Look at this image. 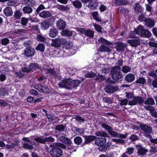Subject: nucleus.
<instances>
[{"instance_id": "49", "label": "nucleus", "mask_w": 157, "mask_h": 157, "mask_svg": "<svg viewBox=\"0 0 157 157\" xmlns=\"http://www.w3.org/2000/svg\"><path fill=\"white\" fill-rule=\"evenodd\" d=\"M46 73L51 75H55L56 74V71H55L54 69L49 68L47 69Z\"/></svg>"}, {"instance_id": "63", "label": "nucleus", "mask_w": 157, "mask_h": 157, "mask_svg": "<svg viewBox=\"0 0 157 157\" xmlns=\"http://www.w3.org/2000/svg\"><path fill=\"white\" fill-rule=\"evenodd\" d=\"M46 116L47 117L49 121H52L54 120L55 119V117L54 116H52L50 114H46Z\"/></svg>"}, {"instance_id": "18", "label": "nucleus", "mask_w": 157, "mask_h": 157, "mask_svg": "<svg viewBox=\"0 0 157 157\" xmlns=\"http://www.w3.org/2000/svg\"><path fill=\"white\" fill-rule=\"evenodd\" d=\"M52 41L51 43V46L56 48L60 47L62 43L61 40H52Z\"/></svg>"}, {"instance_id": "35", "label": "nucleus", "mask_w": 157, "mask_h": 157, "mask_svg": "<svg viewBox=\"0 0 157 157\" xmlns=\"http://www.w3.org/2000/svg\"><path fill=\"white\" fill-rule=\"evenodd\" d=\"M57 8L60 10L63 11H68L70 10V8L67 6L58 5L56 6Z\"/></svg>"}, {"instance_id": "33", "label": "nucleus", "mask_w": 157, "mask_h": 157, "mask_svg": "<svg viewBox=\"0 0 157 157\" xmlns=\"http://www.w3.org/2000/svg\"><path fill=\"white\" fill-rule=\"evenodd\" d=\"M29 143V144L27 143H24L22 147L25 149H29V150H32L33 149V147L32 143V142L31 143Z\"/></svg>"}, {"instance_id": "7", "label": "nucleus", "mask_w": 157, "mask_h": 157, "mask_svg": "<svg viewBox=\"0 0 157 157\" xmlns=\"http://www.w3.org/2000/svg\"><path fill=\"white\" fill-rule=\"evenodd\" d=\"M34 140L36 142L42 144H45L46 142H54L55 141V139L50 136L48 137H44L42 138L40 137H36L34 139Z\"/></svg>"}, {"instance_id": "2", "label": "nucleus", "mask_w": 157, "mask_h": 157, "mask_svg": "<svg viewBox=\"0 0 157 157\" xmlns=\"http://www.w3.org/2000/svg\"><path fill=\"white\" fill-rule=\"evenodd\" d=\"M121 69L120 66L118 65L112 67L111 68V74L112 79L115 81H117L122 77V74L120 71Z\"/></svg>"}, {"instance_id": "9", "label": "nucleus", "mask_w": 157, "mask_h": 157, "mask_svg": "<svg viewBox=\"0 0 157 157\" xmlns=\"http://www.w3.org/2000/svg\"><path fill=\"white\" fill-rule=\"evenodd\" d=\"M136 148L137 150V154L140 156L145 155L148 152V150L145 147H142L141 145L136 146Z\"/></svg>"}, {"instance_id": "5", "label": "nucleus", "mask_w": 157, "mask_h": 157, "mask_svg": "<svg viewBox=\"0 0 157 157\" xmlns=\"http://www.w3.org/2000/svg\"><path fill=\"white\" fill-rule=\"evenodd\" d=\"M62 45L63 49H65L67 50V52L69 50L71 53H75L76 48L73 46L72 42H70L69 40H63Z\"/></svg>"}, {"instance_id": "19", "label": "nucleus", "mask_w": 157, "mask_h": 157, "mask_svg": "<svg viewBox=\"0 0 157 157\" xmlns=\"http://www.w3.org/2000/svg\"><path fill=\"white\" fill-rule=\"evenodd\" d=\"M34 88L38 91L42 93L45 92L46 90V88L40 84L35 85Z\"/></svg>"}, {"instance_id": "6", "label": "nucleus", "mask_w": 157, "mask_h": 157, "mask_svg": "<svg viewBox=\"0 0 157 157\" xmlns=\"http://www.w3.org/2000/svg\"><path fill=\"white\" fill-rule=\"evenodd\" d=\"M59 147H53L50 150V154L52 157H59L62 155V151Z\"/></svg>"}, {"instance_id": "41", "label": "nucleus", "mask_w": 157, "mask_h": 157, "mask_svg": "<svg viewBox=\"0 0 157 157\" xmlns=\"http://www.w3.org/2000/svg\"><path fill=\"white\" fill-rule=\"evenodd\" d=\"M74 142L75 144L77 145H79L82 143V138L80 136H76L74 139Z\"/></svg>"}, {"instance_id": "1", "label": "nucleus", "mask_w": 157, "mask_h": 157, "mask_svg": "<svg viewBox=\"0 0 157 157\" xmlns=\"http://www.w3.org/2000/svg\"><path fill=\"white\" fill-rule=\"evenodd\" d=\"M81 83L78 80H71V79H64L60 82L58 85L60 87L65 88L69 89L71 87H75L78 86Z\"/></svg>"}, {"instance_id": "36", "label": "nucleus", "mask_w": 157, "mask_h": 157, "mask_svg": "<svg viewBox=\"0 0 157 157\" xmlns=\"http://www.w3.org/2000/svg\"><path fill=\"white\" fill-rule=\"evenodd\" d=\"M136 29H135L133 32H131L129 34V36L130 38H139L138 35L137 33L136 32Z\"/></svg>"}, {"instance_id": "22", "label": "nucleus", "mask_w": 157, "mask_h": 157, "mask_svg": "<svg viewBox=\"0 0 157 157\" xmlns=\"http://www.w3.org/2000/svg\"><path fill=\"white\" fill-rule=\"evenodd\" d=\"M126 46L127 45L126 44L119 43L117 44L116 48L118 51H123Z\"/></svg>"}, {"instance_id": "43", "label": "nucleus", "mask_w": 157, "mask_h": 157, "mask_svg": "<svg viewBox=\"0 0 157 157\" xmlns=\"http://www.w3.org/2000/svg\"><path fill=\"white\" fill-rule=\"evenodd\" d=\"M105 77L102 75H98L96 76L95 80L98 82L101 81L105 79Z\"/></svg>"}, {"instance_id": "55", "label": "nucleus", "mask_w": 157, "mask_h": 157, "mask_svg": "<svg viewBox=\"0 0 157 157\" xmlns=\"http://www.w3.org/2000/svg\"><path fill=\"white\" fill-rule=\"evenodd\" d=\"M136 83L144 84L146 82V80L143 78H140L136 81Z\"/></svg>"}, {"instance_id": "59", "label": "nucleus", "mask_w": 157, "mask_h": 157, "mask_svg": "<svg viewBox=\"0 0 157 157\" xmlns=\"http://www.w3.org/2000/svg\"><path fill=\"white\" fill-rule=\"evenodd\" d=\"M120 104L121 105H126L128 104V100L127 98L120 100Z\"/></svg>"}, {"instance_id": "39", "label": "nucleus", "mask_w": 157, "mask_h": 157, "mask_svg": "<svg viewBox=\"0 0 157 157\" xmlns=\"http://www.w3.org/2000/svg\"><path fill=\"white\" fill-rule=\"evenodd\" d=\"M95 135L97 136H101V137H107L108 134L106 132L103 131H100L96 132Z\"/></svg>"}, {"instance_id": "27", "label": "nucleus", "mask_w": 157, "mask_h": 157, "mask_svg": "<svg viewBox=\"0 0 157 157\" xmlns=\"http://www.w3.org/2000/svg\"><path fill=\"white\" fill-rule=\"evenodd\" d=\"M39 16L43 18H47L50 17L51 14L48 11H44L40 13Z\"/></svg>"}, {"instance_id": "15", "label": "nucleus", "mask_w": 157, "mask_h": 157, "mask_svg": "<svg viewBox=\"0 0 157 157\" xmlns=\"http://www.w3.org/2000/svg\"><path fill=\"white\" fill-rule=\"evenodd\" d=\"M155 24V21L153 19L147 18L144 22V24L148 27L151 28L154 26Z\"/></svg>"}, {"instance_id": "34", "label": "nucleus", "mask_w": 157, "mask_h": 157, "mask_svg": "<svg viewBox=\"0 0 157 157\" xmlns=\"http://www.w3.org/2000/svg\"><path fill=\"white\" fill-rule=\"evenodd\" d=\"M50 25L47 21H43L41 24V28L43 30H46L48 29Z\"/></svg>"}, {"instance_id": "12", "label": "nucleus", "mask_w": 157, "mask_h": 157, "mask_svg": "<svg viewBox=\"0 0 157 157\" xmlns=\"http://www.w3.org/2000/svg\"><path fill=\"white\" fill-rule=\"evenodd\" d=\"M118 88L117 86H113L111 85H107L104 88L105 91L108 93H112L117 91Z\"/></svg>"}, {"instance_id": "52", "label": "nucleus", "mask_w": 157, "mask_h": 157, "mask_svg": "<svg viewBox=\"0 0 157 157\" xmlns=\"http://www.w3.org/2000/svg\"><path fill=\"white\" fill-rule=\"evenodd\" d=\"M74 118L78 122H82L85 121L84 118H82L81 117L78 115L74 116Z\"/></svg>"}, {"instance_id": "53", "label": "nucleus", "mask_w": 157, "mask_h": 157, "mask_svg": "<svg viewBox=\"0 0 157 157\" xmlns=\"http://www.w3.org/2000/svg\"><path fill=\"white\" fill-rule=\"evenodd\" d=\"M45 49L44 45L42 44H39L36 47V50H39L41 52H43Z\"/></svg>"}, {"instance_id": "37", "label": "nucleus", "mask_w": 157, "mask_h": 157, "mask_svg": "<svg viewBox=\"0 0 157 157\" xmlns=\"http://www.w3.org/2000/svg\"><path fill=\"white\" fill-rule=\"evenodd\" d=\"M85 35L90 38H93L94 36V32L90 30H86Z\"/></svg>"}, {"instance_id": "3", "label": "nucleus", "mask_w": 157, "mask_h": 157, "mask_svg": "<svg viewBox=\"0 0 157 157\" xmlns=\"http://www.w3.org/2000/svg\"><path fill=\"white\" fill-rule=\"evenodd\" d=\"M136 29V33L139 36L144 38H149L152 34L151 32L148 30L145 29L141 25H139Z\"/></svg>"}, {"instance_id": "32", "label": "nucleus", "mask_w": 157, "mask_h": 157, "mask_svg": "<svg viewBox=\"0 0 157 157\" xmlns=\"http://www.w3.org/2000/svg\"><path fill=\"white\" fill-rule=\"evenodd\" d=\"M61 35L63 36H70L72 34V32L67 30H63L61 33Z\"/></svg>"}, {"instance_id": "10", "label": "nucleus", "mask_w": 157, "mask_h": 157, "mask_svg": "<svg viewBox=\"0 0 157 157\" xmlns=\"http://www.w3.org/2000/svg\"><path fill=\"white\" fill-rule=\"evenodd\" d=\"M140 127L141 129L146 133H151L152 132V128L150 126L144 124H140Z\"/></svg>"}, {"instance_id": "13", "label": "nucleus", "mask_w": 157, "mask_h": 157, "mask_svg": "<svg viewBox=\"0 0 157 157\" xmlns=\"http://www.w3.org/2000/svg\"><path fill=\"white\" fill-rule=\"evenodd\" d=\"M56 25L58 29L62 30L65 28L66 24L65 21L62 19H60L57 22Z\"/></svg>"}, {"instance_id": "20", "label": "nucleus", "mask_w": 157, "mask_h": 157, "mask_svg": "<svg viewBox=\"0 0 157 157\" xmlns=\"http://www.w3.org/2000/svg\"><path fill=\"white\" fill-rule=\"evenodd\" d=\"M30 6H26L22 8V11L24 13L30 14L33 11L32 8Z\"/></svg>"}, {"instance_id": "64", "label": "nucleus", "mask_w": 157, "mask_h": 157, "mask_svg": "<svg viewBox=\"0 0 157 157\" xmlns=\"http://www.w3.org/2000/svg\"><path fill=\"white\" fill-rule=\"evenodd\" d=\"M152 85L153 87L157 88V77L155 78L152 81Z\"/></svg>"}, {"instance_id": "62", "label": "nucleus", "mask_w": 157, "mask_h": 157, "mask_svg": "<svg viewBox=\"0 0 157 157\" xmlns=\"http://www.w3.org/2000/svg\"><path fill=\"white\" fill-rule=\"evenodd\" d=\"M103 102L105 103H111L112 102L111 99L109 97H104L103 98Z\"/></svg>"}, {"instance_id": "51", "label": "nucleus", "mask_w": 157, "mask_h": 157, "mask_svg": "<svg viewBox=\"0 0 157 157\" xmlns=\"http://www.w3.org/2000/svg\"><path fill=\"white\" fill-rule=\"evenodd\" d=\"M21 24L23 26H26L28 22V19L25 17H22L21 19Z\"/></svg>"}, {"instance_id": "38", "label": "nucleus", "mask_w": 157, "mask_h": 157, "mask_svg": "<svg viewBox=\"0 0 157 157\" xmlns=\"http://www.w3.org/2000/svg\"><path fill=\"white\" fill-rule=\"evenodd\" d=\"M100 50L101 52H109L111 51L110 48H109L107 47H106L104 44L101 45L100 47Z\"/></svg>"}, {"instance_id": "25", "label": "nucleus", "mask_w": 157, "mask_h": 157, "mask_svg": "<svg viewBox=\"0 0 157 157\" xmlns=\"http://www.w3.org/2000/svg\"><path fill=\"white\" fill-rule=\"evenodd\" d=\"M128 42L132 47H136L140 44L139 40H128Z\"/></svg>"}, {"instance_id": "16", "label": "nucleus", "mask_w": 157, "mask_h": 157, "mask_svg": "<svg viewBox=\"0 0 157 157\" xmlns=\"http://www.w3.org/2000/svg\"><path fill=\"white\" fill-rule=\"evenodd\" d=\"M59 140L61 142L66 144L70 145L72 144L71 140L64 136H60Z\"/></svg>"}, {"instance_id": "28", "label": "nucleus", "mask_w": 157, "mask_h": 157, "mask_svg": "<svg viewBox=\"0 0 157 157\" xmlns=\"http://www.w3.org/2000/svg\"><path fill=\"white\" fill-rule=\"evenodd\" d=\"M66 127L62 124L57 125L55 128L56 130L61 132L66 130Z\"/></svg>"}, {"instance_id": "24", "label": "nucleus", "mask_w": 157, "mask_h": 157, "mask_svg": "<svg viewBox=\"0 0 157 157\" xmlns=\"http://www.w3.org/2000/svg\"><path fill=\"white\" fill-rule=\"evenodd\" d=\"M114 3L118 6L128 4L129 2L127 0H115Z\"/></svg>"}, {"instance_id": "14", "label": "nucleus", "mask_w": 157, "mask_h": 157, "mask_svg": "<svg viewBox=\"0 0 157 157\" xmlns=\"http://www.w3.org/2000/svg\"><path fill=\"white\" fill-rule=\"evenodd\" d=\"M84 137L85 138V141L83 143V145L89 144L92 142L96 138V136H86Z\"/></svg>"}, {"instance_id": "54", "label": "nucleus", "mask_w": 157, "mask_h": 157, "mask_svg": "<svg viewBox=\"0 0 157 157\" xmlns=\"http://www.w3.org/2000/svg\"><path fill=\"white\" fill-rule=\"evenodd\" d=\"M22 14V13L19 10H16L14 13V17L16 19H19Z\"/></svg>"}, {"instance_id": "40", "label": "nucleus", "mask_w": 157, "mask_h": 157, "mask_svg": "<svg viewBox=\"0 0 157 157\" xmlns=\"http://www.w3.org/2000/svg\"><path fill=\"white\" fill-rule=\"evenodd\" d=\"M135 150V148L133 147H129L127 148L126 149L125 152L126 154L129 155H131L132 154Z\"/></svg>"}, {"instance_id": "47", "label": "nucleus", "mask_w": 157, "mask_h": 157, "mask_svg": "<svg viewBox=\"0 0 157 157\" xmlns=\"http://www.w3.org/2000/svg\"><path fill=\"white\" fill-rule=\"evenodd\" d=\"M25 3L31 6H33L35 4V0H24Z\"/></svg>"}, {"instance_id": "56", "label": "nucleus", "mask_w": 157, "mask_h": 157, "mask_svg": "<svg viewBox=\"0 0 157 157\" xmlns=\"http://www.w3.org/2000/svg\"><path fill=\"white\" fill-rule=\"evenodd\" d=\"M113 130H111L109 131V133L112 136L115 137H118L119 134L117 132L113 131Z\"/></svg>"}, {"instance_id": "23", "label": "nucleus", "mask_w": 157, "mask_h": 157, "mask_svg": "<svg viewBox=\"0 0 157 157\" xmlns=\"http://www.w3.org/2000/svg\"><path fill=\"white\" fill-rule=\"evenodd\" d=\"M4 14L7 16H10L13 14L12 8L9 7H6L3 10Z\"/></svg>"}, {"instance_id": "21", "label": "nucleus", "mask_w": 157, "mask_h": 157, "mask_svg": "<svg viewBox=\"0 0 157 157\" xmlns=\"http://www.w3.org/2000/svg\"><path fill=\"white\" fill-rule=\"evenodd\" d=\"M98 4L97 2L94 1H91L89 2L88 5V7L90 9L94 10L97 8Z\"/></svg>"}, {"instance_id": "58", "label": "nucleus", "mask_w": 157, "mask_h": 157, "mask_svg": "<svg viewBox=\"0 0 157 157\" xmlns=\"http://www.w3.org/2000/svg\"><path fill=\"white\" fill-rule=\"evenodd\" d=\"M112 141L118 144H124L125 143L124 140L121 139H113L112 140Z\"/></svg>"}, {"instance_id": "11", "label": "nucleus", "mask_w": 157, "mask_h": 157, "mask_svg": "<svg viewBox=\"0 0 157 157\" xmlns=\"http://www.w3.org/2000/svg\"><path fill=\"white\" fill-rule=\"evenodd\" d=\"M35 53L34 48L31 47L27 48L24 50V55L28 57L33 56Z\"/></svg>"}, {"instance_id": "31", "label": "nucleus", "mask_w": 157, "mask_h": 157, "mask_svg": "<svg viewBox=\"0 0 157 157\" xmlns=\"http://www.w3.org/2000/svg\"><path fill=\"white\" fill-rule=\"evenodd\" d=\"M73 6L76 8L79 9L82 7V3L78 0L73 1L72 2Z\"/></svg>"}, {"instance_id": "26", "label": "nucleus", "mask_w": 157, "mask_h": 157, "mask_svg": "<svg viewBox=\"0 0 157 157\" xmlns=\"http://www.w3.org/2000/svg\"><path fill=\"white\" fill-rule=\"evenodd\" d=\"M50 147H60L63 149L66 148V146L63 144L61 143H54L53 144H51L49 146Z\"/></svg>"}, {"instance_id": "29", "label": "nucleus", "mask_w": 157, "mask_h": 157, "mask_svg": "<svg viewBox=\"0 0 157 157\" xmlns=\"http://www.w3.org/2000/svg\"><path fill=\"white\" fill-rule=\"evenodd\" d=\"M58 33V31L55 28L51 29H50L49 35L52 38L55 37Z\"/></svg>"}, {"instance_id": "48", "label": "nucleus", "mask_w": 157, "mask_h": 157, "mask_svg": "<svg viewBox=\"0 0 157 157\" xmlns=\"http://www.w3.org/2000/svg\"><path fill=\"white\" fill-rule=\"evenodd\" d=\"M7 94L8 91L6 88L2 87L0 88V96H5Z\"/></svg>"}, {"instance_id": "17", "label": "nucleus", "mask_w": 157, "mask_h": 157, "mask_svg": "<svg viewBox=\"0 0 157 157\" xmlns=\"http://www.w3.org/2000/svg\"><path fill=\"white\" fill-rule=\"evenodd\" d=\"M135 79L134 75L132 73H129L127 75L125 78V80L128 82H131Z\"/></svg>"}, {"instance_id": "46", "label": "nucleus", "mask_w": 157, "mask_h": 157, "mask_svg": "<svg viewBox=\"0 0 157 157\" xmlns=\"http://www.w3.org/2000/svg\"><path fill=\"white\" fill-rule=\"evenodd\" d=\"M101 126L102 128L107 130L108 132L111 130H113V129L111 127L108 125L107 124L105 123H104L101 124Z\"/></svg>"}, {"instance_id": "30", "label": "nucleus", "mask_w": 157, "mask_h": 157, "mask_svg": "<svg viewBox=\"0 0 157 157\" xmlns=\"http://www.w3.org/2000/svg\"><path fill=\"white\" fill-rule=\"evenodd\" d=\"M134 8L136 13H141L143 11L142 7L139 4L137 3H136L134 4Z\"/></svg>"}, {"instance_id": "61", "label": "nucleus", "mask_w": 157, "mask_h": 157, "mask_svg": "<svg viewBox=\"0 0 157 157\" xmlns=\"http://www.w3.org/2000/svg\"><path fill=\"white\" fill-rule=\"evenodd\" d=\"M45 7H44V5L43 4L40 5L38 7V8L36 9L35 11V14H38L40 10L44 9Z\"/></svg>"}, {"instance_id": "44", "label": "nucleus", "mask_w": 157, "mask_h": 157, "mask_svg": "<svg viewBox=\"0 0 157 157\" xmlns=\"http://www.w3.org/2000/svg\"><path fill=\"white\" fill-rule=\"evenodd\" d=\"M144 103L147 105H153L155 104V101L152 98H149L147 99Z\"/></svg>"}, {"instance_id": "57", "label": "nucleus", "mask_w": 157, "mask_h": 157, "mask_svg": "<svg viewBox=\"0 0 157 157\" xmlns=\"http://www.w3.org/2000/svg\"><path fill=\"white\" fill-rule=\"evenodd\" d=\"M15 32L17 34H21L22 33H26V30L25 29H15L14 30Z\"/></svg>"}, {"instance_id": "4", "label": "nucleus", "mask_w": 157, "mask_h": 157, "mask_svg": "<svg viewBox=\"0 0 157 157\" xmlns=\"http://www.w3.org/2000/svg\"><path fill=\"white\" fill-rule=\"evenodd\" d=\"M136 29V33L139 36L144 38H149L152 34L151 32L148 30L145 29L141 25H139Z\"/></svg>"}, {"instance_id": "50", "label": "nucleus", "mask_w": 157, "mask_h": 157, "mask_svg": "<svg viewBox=\"0 0 157 157\" xmlns=\"http://www.w3.org/2000/svg\"><path fill=\"white\" fill-rule=\"evenodd\" d=\"M148 17H145L144 13H142L140 14L139 17V20L140 21H143L144 22Z\"/></svg>"}, {"instance_id": "60", "label": "nucleus", "mask_w": 157, "mask_h": 157, "mask_svg": "<svg viewBox=\"0 0 157 157\" xmlns=\"http://www.w3.org/2000/svg\"><path fill=\"white\" fill-rule=\"evenodd\" d=\"M96 74L92 72H88L85 75L86 78H93L96 76Z\"/></svg>"}, {"instance_id": "42", "label": "nucleus", "mask_w": 157, "mask_h": 157, "mask_svg": "<svg viewBox=\"0 0 157 157\" xmlns=\"http://www.w3.org/2000/svg\"><path fill=\"white\" fill-rule=\"evenodd\" d=\"M131 68L128 66H124L122 68L121 71L124 73H126L130 71Z\"/></svg>"}, {"instance_id": "8", "label": "nucleus", "mask_w": 157, "mask_h": 157, "mask_svg": "<svg viewBox=\"0 0 157 157\" xmlns=\"http://www.w3.org/2000/svg\"><path fill=\"white\" fill-rule=\"evenodd\" d=\"M144 102V99L139 96L133 97V100L128 101V105H134L137 104L141 105Z\"/></svg>"}, {"instance_id": "45", "label": "nucleus", "mask_w": 157, "mask_h": 157, "mask_svg": "<svg viewBox=\"0 0 157 157\" xmlns=\"http://www.w3.org/2000/svg\"><path fill=\"white\" fill-rule=\"evenodd\" d=\"M39 65L37 63H32L29 66L30 69H31V71L36 70L38 68Z\"/></svg>"}]
</instances>
